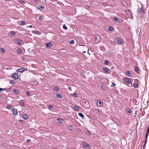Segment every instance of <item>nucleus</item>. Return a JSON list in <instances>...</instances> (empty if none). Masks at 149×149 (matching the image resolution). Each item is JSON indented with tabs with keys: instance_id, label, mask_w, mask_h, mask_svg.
I'll return each mask as SVG.
<instances>
[{
	"instance_id": "nucleus-52",
	"label": "nucleus",
	"mask_w": 149,
	"mask_h": 149,
	"mask_svg": "<svg viewBox=\"0 0 149 149\" xmlns=\"http://www.w3.org/2000/svg\"><path fill=\"white\" fill-rule=\"evenodd\" d=\"M86 7H87V8H89V6H86Z\"/></svg>"
},
{
	"instance_id": "nucleus-29",
	"label": "nucleus",
	"mask_w": 149,
	"mask_h": 149,
	"mask_svg": "<svg viewBox=\"0 0 149 149\" xmlns=\"http://www.w3.org/2000/svg\"><path fill=\"white\" fill-rule=\"evenodd\" d=\"M63 28L65 30H67L68 28L66 27V25L65 24H63Z\"/></svg>"
},
{
	"instance_id": "nucleus-40",
	"label": "nucleus",
	"mask_w": 149,
	"mask_h": 149,
	"mask_svg": "<svg viewBox=\"0 0 149 149\" xmlns=\"http://www.w3.org/2000/svg\"><path fill=\"white\" fill-rule=\"evenodd\" d=\"M26 94L28 96H30V92L29 91H27L26 92Z\"/></svg>"
},
{
	"instance_id": "nucleus-14",
	"label": "nucleus",
	"mask_w": 149,
	"mask_h": 149,
	"mask_svg": "<svg viewBox=\"0 0 149 149\" xmlns=\"http://www.w3.org/2000/svg\"><path fill=\"white\" fill-rule=\"evenodd\" d=\"M79 106H78L76 105L74 107V110L75 111H76L79 110Z\"/></svg>"
},
{
	"instance_id": "nucleus-41",
	"label": "nucleus",
	"mask_w": 149,
	"mask_h": 149,
	"mask_svg": "<svg viewBox=\"0 0 149 149\" xmlns=\"http://www.w3.org/2000/svg\"><path fill=\"white\" fill-rule=\"evenodd\" d=\"M1 49V52L3 53H4L5 52V49H3V48H2Z\"/></svg>"
},
{
	"instance_id": "nucleus-5",
	"label": "nucleus",
	"mask_w": 149,
	"mask_h": 149,
	"mask_svg": "<svg viewBox=\"0 0 149 149\" xmlns=\"http://www.w3.org/2000/svg\"><path fill=\"white\" fill-rule=\"evenodd\" d=\"M16 42L19 45H21L22 43V41L20 39H15Z\"/></svg>"
},
{
	"instance_id": "nucleus-28",
	"label": "nucleus",
	"mask_w": 149,
	"mask_h": 149,
	"mask_svg": "<svg viewBox=\"0 0 149 149\" xmlns=\"http://www.w3.org/2000/svg\"><path fill=\"white\" fill-rule=\"evenodd\" d=\"M54 90L56 91H58L59 90V88L57 87H55L54 88Z\"/></svg>"
},
{
	"instance_id": "nucleus-15",
	"label": "nucleus",
	"mask_w": 149,
	"mask_h": 149,
	"mask_svg": "<svg viewBox=\"0 0 149 149\" xmlns=\"http://www.w3.org/2000/svg\"><path fill=\"white\" fill-rule=\"evenodd\" d=\"M46 46L47 47H50L51 46V43L49 42L48 43H46Z\"/></svg>"
},
{
	"instance_id": "nucleus-22",
	"label": "nucleus",
	"mask_w": 149,
	"mask_h": 149,
	"mask_svg": "<svg viewBox=\"0 0 149 149\" xmlns=\"http://www.w3.org/2000/svg\"><path fill=\"white\" fill-rule=\"evenodd\" d=\"M59 123H62V122L63 120L61 118H59L57 119Z\"/></svg>"
},
{
	"instance_id": "nucleus-39",
	"label": "nucleus",
	"mask_w": 149,
	"mask_h": 149,
	"mask_svg": "<svg viewBox=\"0 0 149 149\" xmlns=\"http://www.w3.org/2000/svg\"><path fill=\"white\" fill-rule=\"evenodd\" d=\"M134 81H135L134 83H136L137 84H138V82H139V80L138 79H135L134 80Z\"/></svg>"
},
{
	"instance_id": "nucleus-17",
	"label": "nucleus",
	"mask_w": 149,
	"mask_h": 149,
	"mask_svg": "<svg viewBox=\"0 0 149 149\" xmlns=\"http://www.w3.org/2000/svg\"><path fill=\"white\" fill-rule=\"evenodd\" d=\"M22 118L24 120H26L28 118V116L27 115H24L22 116Z\"/></svg>"
},
{
	"instance_id": "nucleus-8",
	"label": "nucleus",
	"mask_w": 149,
	"mask_h": 149,
	"mask_svg": "<svg viewBox=\"0 0 149 149\" xmlns=\"http://www.w3.org/2000/svg\"><path fill=\"white\" fill-rule=\"evenodd\" d=\"M26 70V69H25L24 68H20L18 69L17 70V71L18 72H23L24 71H25Z\"/></svg>"
},
{
	"instance_id": "nucleus-20",
	"label": "nucleus",
	"mask_w": 149,
	"mask_h": 149,
	"mask_svg": "<svg viewBox=\"0 0 149 149\" xmlns=\"http://www.w3.org/2000/svg\"><path fill=\"white\" fill-rule=\"evenodd\" d=\"M32 32L33 33L36 34H38L39 33V32L37 30L33 31Z\"/></svg>"
},
{
	"instance_id": "nucleus-46",
	"label": "nucleus",
	"mask_w": 149,
	"mask_h": 149,
	"mask_svg": "<svg viewBox=\"0 0 149 149\" xmlns=\"http://www.w3.org/2000/svg\"><path fill=\"white\" fill-rule=\"evenodd\" d=\"M100 110L99 109L97 110V113H100Z\"/></svg>"
},
{
	"instance_id": "nucleus-4",
	"label": "nucleus",
	"mask_w": 149,
	"mask_h": 149,
	"mask_svg": "<svg viewBox=\"0 0 149 149\" xmlns=\"http://www.w3.org/2000/svg\"><path fill=\"white\" fill-rule=\"evenodd\" d=\"M102 70L104 71V72L106 74H108L109 72V70L105 67H103L102 68Z\"/></svg>"
},
{
	"instance_id": "nucleus-2",
	"label": "nucleus",
	"mask_w": 149,
	"mask_h": 149,
	"mask_svg": "<svg viewBox=\"0 0 149 149\" xmlns=\"http://www.w3.org/2000/svg\"><path fill=\"white\" fill-rule=\"evenodd\" d=\"M102 102L100 100H98L97 101V107H101L102 105Z\"/></svg>"
},
{
	"instance_id": "nucleus-12",
	"label": "nucleus",
	"mask_w": 149,
	"mask_h": 149,
	"mask_svg": "<svg viewBox=\"0 0 149 149\" xmlns=\"http://www.w3.org/2000/svg\"><path fill=\"white\" fill-rule=\"evenodd\" d=\"M113 19L115 22H119V19L117 17H113Z\"/></svg>"
},
{
	"instance_id": "nucleus-47",
	"label": "nucleus",
	"mask_w": 149,
	"mask_h": 149,
	"mask_svg": "<svg viewBox=\"0 0 149 149\" xmlns=\"http://www.w3.org/2000/svg\"><path fill=\"white\" fill-rule=\"evenodd\" d=\"M31 141V140H30V139H28L26 140V142H30Z\"/></svg>"
},
{
	"instance_id": "nucleus-13",
	"label": "nucleus",
	"mask_w": 149,
	"mask_h": 149,
	"mask_svg": "<svg viewBox=\"0 0 149 149\" xmlns=\"http://www.w3.org/2000/svg\"><path fill=\"white\" fill-rule=\"evenodd\" d=\"M126 74L127 75V76L129 77H130L132 74L129 71H127L126 72Z\"/></svg>"
},
{
	"instance_id": "nucleus-27",
	"label": "nucleus",
	"mask_w": 149,
	"mask_h": 149,
	"mask_svg": "<svg viewBox=\"0 0 149 149\" xmlns=\"http://www.w3.org/2000/svg\"><path fill=\"white\" fill-rule=\"evenodd\" d=\"M15 32L13 31H11V35L12 36H15Z\"/></svg>"
},
{
	"instance_id": "nucleus-49",
	"label": "nucleus",
	"mask_w": 149,
	"mask_h": 149,
	"mask_svg": "<svg viewBox=\"0 0 149 149\" xmlns=\"http://www.w3.org/2000/svg\"><path fill=\"white\" fill-rule=\"evenodd\" d=\"M87 133L88 134H91V132L90 131H88L87 132Z\"/></svg>"
},
{
	"instance_id": "nucleus-42",
	"label": "nucleus",
	"mask_w": 149,
	"mask_h": 149,
	"mask_svg": "<svg viewBox=\"0 0 149 149\" xmlns=\"http://www.w3.org/2000/svg\"><path fill=\"white\" fill-rule=\"evenodd\" d=\"M109 63V61H105L104 62V64L106 65H107Z\"/></svg>"
},
{
	"instance_id": "nucleus-3",
	"label": "nucleus",
	"mask_w": 149,
	"mask_h": 149,
	"mask_svg": "<svg viewBox=\"0 0 149 149\" xmlns=\"http://www.w3.org/2000/svg\"><path fill=\"white\" fill-rule=\"evenodd\" d=\"M12 77L15 79H17L19 78V76L17 73H14L12 74Z\"/></svg>"
},
{
	"instance_id": "nucleus-44",
	"label": "nucleus",
	"mask_w": 149,
	"mask_h": 149,
	"mask_svg": "<svg viewBox=\"0 0 149 149\" xmlns=\"http://www.w3.org/2000/svg\"><path fill=\"white\" fill-rule=\"evenodd\" d=\"M116 84L114 83H112V86L113 87L115 86Z\"/></svg>"
},
{
	"instance_id": "nucleus-38",
	"label": "nucleus",
	"mask_w": 149,
	"mask_h": 149,
	"mask_svg": "<svg viewBox=\"0 0 149 149\" xmlns=\"http://www.w3.org/2000/svg\"><path fill=\"white\" fill-rule=\"evenodd\" d=\"M11 107H12L10 105H7V106H6V108L8 109H9V108H10Z\"/></svg>"
},
{
	"instance_id": "nucleus-25",
	"label": "nucleus",
	"mask_w": 149,
	"mask_h": 149,
	"mask_svg": "<svg viewBox=\"0 0 149 149\" xmlns=\"http://www.w3.org/2000/svg\"><path fill=\"white\" fill-rule=\"evenodd\" d=\"M54 107L52 105H49L48 106V108L49 109H51L53 108Z\"/></svg>"
},
{
	"instance_id": "nucleus-19",
	"label": "nucleus",
	"mask_w": 149,
	"mask_h": 149,
	"mask_svg": "<svg viewBox=\"0 0 149 149\" xmlns=\"http://www.w3.org/2000/svg\"><path fill=\"white\" fill-rule=\"evenodd\" d=\"M133 86L134 88H137L139 87L138 85V84L136 83H134L133 84Z\"/></svg>"
},
{
	"instance_id": "nucleus-36",
	"label": "nucleus",
	"mask_w": 149,
	"mask_h": 149,
	"mask_svg": "<svg viewBox=\"0 0 149 149\" xmlns=\"http://www.w3.org/2000/svg\"><path fill=\"white\" fill-rule=\"evenodd\" d=\"M74 43V41L73 40H71L70 42V43L72 45Z\"/></svg>"
},
{
	"instance_id": "nucleus-51",
	"label": "nucleus",
	"mask_w": 149,
	"mask_h": 149,
	"mask_svg": "<svg viewBox=\"0 0 149 149\" xmlns=\"http://www.w3.org/2000/svg\"><path fill=\"white\" fill-rule=\"evenodd\" d=\"M29 27L30 28H31L32 27V26L31 25H30L29 26Z\"/></svg>"
},
{
	"instance_id": "nucleus-31",
	"label": "nucleus",
	"mask_w": 149,
	"mask_h": 149,
	"mask_svg": "<svg viewBox=\"0 0 149 149\" xmlns=\"http://www.w3.org/2000/svg\"><path fill=\"white\" fill-rule=\"evenodd\" d=\"M20 105L22 106V107H23L24 106V103L23 102H21V101H20Z\"/></svg>"
},
{
	"instance_id": "nucleus-16",
	"label": "nucleus",
	"mask_w": 149,
	"mask_h": 149,
	"mask_svg": "<svg viewBox=\"0 0 149 149\" xmlns=\"http://www.w3.org/2000/svg\"><path fill=\"white\" fill-rule=\"evenodd\" d=\"M149 133V132L147 131V132L146 133V141H145V144L146 143L147 141V138L148 136V133Z\"/></svg>"
},
{
	"instance_id": "nucleus-7",
	"label": "nucleus",
	"mask_w": 149,
	"mask_h": 149,
	"mask_svg": "<svg viewBox=\"0 0 149 149\" xmlns=\"http://www.w3.org/2000/svg\"><path fill=\"white\" fill-rule=\"evenodd\" d=\"M12 112L15 116H16L17 114V110L16 109H14L12 110Z\"/></svg>"
},
{
	"instance_id": "nucleus-6",
	"label": "nucleus",
	"mask_w": 149,
	"mask_h": 149,
	"mask_svg": "<svg viewBox=\"0 0 149 149\" xmlns=\"http://www.w3.org/2000/svg\"><path fill=\"white\" fill-rule=\"evenodd\" d=\"M38 8L39 9L41 10L44 9L45 7L43 4H39L38 5Z\"/></svg>"
},
{
	"instance_id": "nucleus-33",
	"label": "nucleus",
	"mask_w": 149,
	"mask_h": 149,
	"mask_svg": "<svg viewBox=\"0 0 149 149\" xmlns=\"http://www.w3.org/2000/svg\"><path fill=\"white\" fill-rule=\"evenodd\" d=\"M109 31H111L113 29V27L112 26L109 27L108 29Z\"/></svg>"
},
{
	"instance_id": "nucleus-24",
	"label": "nucleus",
	"mask_w": 149,
	"mask_h": 149,
	"mask_svg": "<svg viewBox=\"0 0 149 149\" xmlns=\"http://www.w3.org/2000/svg\"><path fill=\"white\" fill-rule=\"evenodd\" d=\"M83 145L84 146L86 147H89V145L87 143H86L85 142L83 143Z\"/></svg>"
},
{
	"instance_id": "nucleus-1",
	"label": "nucleus",
	"mask_w": 149,
	"mask_h": 149,
	"mask_svg": "<svg viewBox=\"0 0 149 149\" xmlns=\"http://www.w3.org/2000/svg\"><path fill=\"white\" fill-rule=\"evenodd\" d=\"M124 80L127 83L129 84H132V81L131 80L132 79L128 78V77H125L124 78Z\"/></svg>"
},
{
	"instance_id": "nucleus-43",
	"label": "nucleus",
	"mask_w": 149,
	"mask_h": 149,
	"mask_svg": "<svg viewBox=\"0 0 149 149\" xmlns=\"http://www.w3.org/2000/svg\"><path fill=\"white\" fill-rule=\"evenodd\" d=\"M39 19L40 20H42V16H40L39 17Z\"/></svg>"
},
{
	"instance_id": "nucleus-21",
	"label": "nucleus",
	"mask_w": 149,
	"mask_h": 149,
	"mask_svg": "<svg viewBox=\"0 0 149 149\" xmlns=\"http://www.w3.org/2000/svg\"><path fill=\"white\" fill-rule=\"evenodd\" d=\"M134 70L135 72H137L139 71V69L137 66H136Z\"/></svg>"
},
{
	"instance_id": "nucleus-26",
	"label": "nucleus",
	"mask_w": 149,
	"mask_h": 149,
	"mask_svg": "<svg viewBox=\"0 0 149 149\" xmlns=\"http://www.w3.org/2000/svg\"><path fill=\"white\" fill-rule=\"evenodd\" d=\"M78 115L79 116L81 117L82 118H83V117H84V116L83 114L81 113H78Z\"/></svg>"
},
{
	"instance_id": "nucleus-56",
	"label": "nucleus",
	"mask_w": 149,
	"mask_h": 149,
	"mask_svg": "<svg viewBox=\"0 0 149 149\" xmlns=\"http://www.w3.org/2000/svg\"><path fill=\"white\" fill-rule=\"evenodd\" d=\"M38 0H34V1H37Z\"/></svg>"
},
{
	"instance_id": "nucleus-55",
	"label": "nucleus",
	"mask_w": 149,
	"mask_h": 149,
	"mask_svg": "<svg viewBox=\"0 0 149 149\" xmlns=\"http://www.w3.org/2000/svg\"><path fill=\"white\" fill-rule=\"evenodd\" d=\"M88 50H89V49H88V53L89 54V53H88Z\"/></svg>"
},
{
	"instance_id": "nucleus-35",
	"label": "nucleus",
	"mask_w": 149,
	"mask_h": 149,
	"mask_svg": "<svg viewBox=\"0 0 149 149\" xmlns=\"http://www.w3.org/2000/svg\"><path fill=\"white\" fill-rule=\"evenodd\" d=\"M25 22L24 21H22L21 22V25H24L25 24Z\"/></svg>"
},
{
	"instance_id": "nucleus-48",
	"label": "nucleus",
	"mask_w": 149,
	"mask_h": 149,
	"mask_svg": "<svg viewBox=\"0 0 149 149\" xmlns=\"http://www.w3.org/2000/svg\"><path fill=\"white\" fill-rule=\"evenodd\" d=\"M95 41H97V37H95Z\"/></svg>"
},
{
	"instance_id": "nucleus-54",
	"label": "nucleus",
	"mask_w": 149,
	"mask_h": 149,
	"mask_svg": "<svg viewBox=\"0 0 149 149\" xmlns=\"http://www.w3.org/2000/svg\"><path fill=\"white\" fill-rule=\"evenodd\" d=\"M86 52V51H84L83 52V53H85Z\"/></svg>"
},
{
	"instance_id": "nucleus-37",
	"label": "nucleus",
	"mask_w": 149,
	"mask_h": 149,
	"mask_svg": "<svg viewBox=\"0 0 149 149\" xmlns=\"http://www.w3.org/2000/svg\"><path fill=\"white\" fill-rule=\"evenodd\" d=\"M6 89H7V88H0V91H4Z\"/></svg>"
},
{
	"instance_id": "nucleus-10",
	"label": "nucleus",
	"mask_w": 149,
	"mask_h": 149,
	"mask_svg": "<svg viewBox=\"0 0 149 149\" xmlns=\"http://www.w3.org/2000/svg\"><path fill=\"white\" fill-rule=\"evenodd\" d=\"M13 92L15 94L19 95V91L17 89H15L13 91Z\"/></svg>"
},
{
	"instance_id": "nucleus-34",
	"label": "nucleus",
	"mask_w": 149,
	"mask_h": 149,
	"mask_svg": "<svg viewBox=\"0 0 149 149\" xmlns=\"http://www.w3.org/2000/svg\"><path fill=\"white\" fill-rule=\"evenodd\" d=\"M72 95L74 97H78V95L76 93H74Z\"/></svg>"
},
{
	"instance_id": "nucleus-57",
	"label": "nucleus",
	"mask_w": 149,
	"mask_h": 149,
	"mask_svg": "<svg viewBox=\"0 0 149 149\" xmlns=\"http://www.w3.org/2000/svg\"><path fill=\"white\" fill-rule=\"evenodd\" d=\"M1 96H0V99H1Z\"/></svg>"
},
{
	"instance_id": "nucleus-32",
	"label": "nucleus",
	"mask_w": 149,
	"mask_h": 149,
	"mask_svg": "<svg viewBox=\"0 0 149 149\" xmlns=\"http://www.w3.org/2000/svg\"><path fill=\"white\" fill-rule=\"evenodd\" d=\"M127 111L129 113H131V110L130 109L128 108L127 109Z\"/></svg>"
},
{
	"instance_id": "nucleus-23",
	"label": "nucleus",
	"mask_w": 149,
	"mask_h": 149,
	"mask_svg": "<svg viewBox=\"0 0 149 149\" xmlns=\"http://www.w3.org/2000/svg\"><path fill=\"white\" fill-rule=\"evenodd\" d=\"M144 9L143 8V7L141 6L140 10V12L141 13H144Z\"/></svg>"
},
{
	"instance_id": "nucleus-30",
	"label": "nucleus",
	"mask_w": 149,
	"mask_h": 149,
	"mask_svg": "<svg viewBox=\"0 0 149 149\" xmlns=\"http://www.w3.org/2000/svg\"><path fill=\"white\" fill-rule=\"evenodd\" d=\"M10 83L12 84H14L15 83V81L14 80H11L10 81Z\"/></svg>"
},
{
	"instance_id": "nucleus-53",
	"label": "nucleus",
	"mask_w": 149,
	"mask_h": 149,
	"mask_svg": "<svg viewBox=\"0 0 149 149\" xmlns=\"http://www.w3.org/2000/svg\"><path fill=\"white\" fill-rule=\"evenodd\" d=\"M104 79H102L101 80V82H102V80H103Z\"/></svg>"
},
{
	"instance_id": "nucleus-50",
	"label": "nucleus",
	"mask_w": 149,
	"mask_h": 149,
	"mask_svg": "<svg viewBox=\"0 0 149 149\" xmlns=\"http://www.w3.org/2000/svg\"><path fill=\"white\" fill-rule=\"evenodd\" d=\"M146 144H145V143H144V146H143V149L144 148H145V147H146Z\"/></svg>"
},
{
	"instance_id": "nucleus-45",
	"label": "nucleus",
	"mask_w": 149,
	"mask_h": 149,
	"mask_svg": "<svg viewBox=\"0 0 149 149\" xmlns=\"http://www.w3.org/2000/svg\"><path fill=\"white\" fill-rule=\"evenodd\" d=\"M19 2L21 3H24V1L21 0L19 1Z\"/></svg>"
},
{
	"instance_id": "nucleus-9",
	"label": "nucleus",
	"mask_w": 149,
	"mask_h": 149,
	"mask_svg": "<svg viewBox=\"0 0 149 149\" xmlns=\"http://www.w3.org/2000/svg\"><path fill=\"white\" fill-rule=\"evenodd\" d=\"M117 42L120 44L121 45L123 43V41L120 38H118L116 39Z\"/></svg>"
},
{
	"instance_id": "nucleus-18",
	"label": "nucleus",
	"mask_w": 149,
	"mask_h": 149,
	"mask_svg": "<svg viewBox=\"0 0 149 149\" xmlns=\"http://www.w3.org/2000/svg\"><path fill=\"white\" fill-rule=\"evenodd\" d=\"M17 53L19 54H20L22 52V50L20 49H18L17 51Z\"/></svg>"
},
{
	"instance_id": "nucleus-11",
	"label": "nucleus",
	"mask_w": 149,
	"mask_h": 149,
	"mask_svg": "<svg viewBox=\"0 0 149 149\" xmlns=\"http://www.w3.org/2000/svg\"><path fill=\"white\" fill-rule=\"evenodd\" d=\"M56 97L58 98H62V95L60 93L56 94Z\"/></svg>"
}]
</instances>
